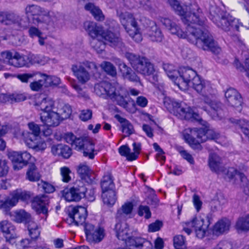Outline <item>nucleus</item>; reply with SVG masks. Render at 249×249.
Instances as JSON below:
<instances>
[{
  "instance_id": "61",
  "label": "nucleus",
  "mask_w": 249,
  "mask_h": 249,
  "mask_svg": "<svg viewBox=\"0 0 249 249\" xmlns=\"http://www.w3.org/2000/svg\"><path fill=\"white\" fill-rule=\"evenodd\" d=\"M163 223L160 220H156L155 222L152 223L148 226V231L156 232L159 231L162 227Z\"/></svg>"
},
{
  "instance_id": "58",
  "label": "nucleus",
  "mask_w": 249,
  "mask_h": 249,
  "mask_svg": "<svg viewBox=\"0 0 249 249\" xmlns=\"http://www.w3.org/2000/svg\"><path fill=\"white\" fill-rule=\"evenodd\" d=\"M138 214L141 216L144 215V217L146 219L149 218L151 216L149 208L147 206H140L138 210Z\"/></svg>"
},
{
  "instance_id": "40",
  "label": "nucleus",
  "mask_w": 249,
  "mask_h": 249,
  "mask_svg": "<svg viewBox=\"0 0 249 249\" xmlns=\"http://www.w3.org/2000/svg\"><path fill=\"white\" fill-rule=\"evenodd\" d=\"M27 229L29 234L32 240H37L40 236V228L38 225L34 221H29L27 224Z\"/></svg>"
},
{
  "instance_id": "54",
  "label": "nucleus",
  "mask_w": 249,
  "mask_h": 249,
  "mask_svg": "<svg viewBox=\"0 0 249 249\" xmlns=\"http://www.w3.org/2000/svg\"><path fill=\"white\" fill-rule=\"evenodd\" d=\"M236 121L243 133L249 138V121L244 119Z\"/></svg>"
},
{
  "instance_id": "41",
  "label": "nucleus",
  "mask_w": 249,
  "mask_h": 249,
  "mask_svg": "<svg viewBox=\"0 0 249 249\" xmlns=\"http://www.w3.org/2000/svg\"><path fill=\"white\" fill-rule=\"evenodd\" d=\"M33 140H26V143L29 148H32L36 151H43L47 147L46 143L39 139H33Z\"/></svg>"
},
{
  "instance_id": "48",
  "label": "nucleus",
  "mask_w": 249,
  "mask_h": 249,
  "mask_svg": "<svg viewBox=\"0 0 249 249\" xmlns=\"http://www.w3.org/2000/svg\"><path fill=\"white\" fill-rule=\"evenodd\" d=\"M205 81L201 79L199 75H197L193 79L192 82L190 83L189 86L192 87L197 92L202 91L203 89V85L205 83Z\"/></svg>"
},
{
  "instance_id": "57",
  "label": "nucleus",
  "mask_w": 249,
  "mask_h": 249,
  "mask_svg": "<svg viewBox=\"0 0 249 249\" xmlns=\"http://www.w3.org/2000/svg\"><path fill=\"white\" fill-rule=\"evenodd\" d=\"M19 200L23 201L29 200L31 197V194L30 192L17 190L15 191Z\"/></svg>"
},
{
  "instance_id": "47",
  "label": "nucleus",
  "mask_w": 249,
  "mask_h": 249,
  "mask_svg": "<svg viewBox=\"0 0 249 249\" xmlns=\"http://www.w3.org/2000/svg\"><path fill=\"white\" fill-rule=\"evenodd\" d=\"M94 147L93 143L89 140L86 141L85 145L82 149L83 150V155L85 157H88L90 159H93L94 157Z\"/></svg>"
},
{
  "instance_id": "56",
  "label": "nucleus",
  "mask_w": 249,
  "mask_h": 249,
  "mask_svg": "<svg viewBox=\"0 0 249 249\" xmlns=\"http://www.w3.org/2000/svg\"><path fill=\"white\" fill-rule=\"evenodd\" d=\"M60 173L62 176V180L63 182H69L71 180V177L70 176L71 171L68 167H61L60 168Z\"/></svg>"
},
{
  "instance_id": "43",
  "label": "nucleus",
  "mask_w": 249,
  "mask_h": 249,
  "mask_svg": "<svg viewBox=\"0 0 249 249\" xmlns=\"http://www.w3.org/2000/svg\"><path fill=\"white\" fill-rule=\"evenodd\" d=\"M28 126L30 132L26 140H33V139L40 138V129L39 125L34 123H30L28 124Z\"/></svg>"
},
{
  "instance_id": "23",
  "label": "nucleus",
  "mask_w": 249,
  "mask_h": 249,
  "mask_svg": "<svg viewBox=\"0 0 249 249\" xmlns=\"http://www.w3.org/2000/svg\"><path fill=\"white\" fill-rule=\"evenodd\" d=\"M228 174L231 178L240 180L244 186V192L246 195L249 196V180L245 175L233 168L229 170Z\"/></svg>"
},
{
  "instance_id": "37",
  "label": "nucleus",
  "mask_w": 249,
  "mask_h": 249,
  "mask_svg": "<svg viewBox=\"0 0 249 249\" xmlns=\"http://www.w3.org/2000/svg\"><path fill=\"white\" fill-rule=\"evenodd\" d=\"M147 34L149 39L153 42H160L164 38L161 30L156 26H152L150 29H148Z\"/></svg>"
},
{
  "instance_id": "6",
  "label": "nucleus",
  "mask_w": 249,
  "mask_h": 249,
  "mask_svg": "<svg viewBox=\"0 0 249 249\" xmlns=\"http://www.w3.org/2000/svg\"><path fill=\"white\" fill-rule=\"evenodd\" d=\"M169 67L168 65H164L163 69L171 79L174 80L175 83L179 88H187L190 83L193 80V79L197 75L196 72L190 68H180L178 71V76H176L174 74L176 71H172L170 70L167 71Z\"/></svg>"
},
{
  "instance_id": "3",
  "label": "nucleus",
  "mask_w": 249,
  "mask_h": 249,
  "mask_svg": "<svg viewBox=\"0 0 249 249\" xmlns=\"http://www.w3.org/2000/svg\"><path fill=\"white\" fill-rule=\"evenodd\" d=\"M125 56L136 71L144 76L152 75L150 79L152 83L158 81V76L155 73L154 65L148 59L131 53H126Z\"/></svg>"
},
{
  "instance_id": "7",
  "label": "nucleus",
  "mask_w": 249,
  "mask_h": 249,
  "mask_svg": "<svg viewBox=\"0 0 249 249\" xmlns=\"http://www.w3.org/2000/svg\"><path fill=\"white\" fill-rule=\"evenodd\" d=\"M117 15L121 24L129 36L137 42L141 41L142 38L140 34V29L133 15L130 13L122 12L119 10H117Z\"/></svg>"
},
{
  "instance_id": "64",
  "label": "nucleus",
  "mask_w": 249,
  "mask_h": 249,
  "mask_svg": "<svg viewBox=\"0 0 249 249\" xmlns=\"http://www.w3.org/2000/svg\"><path fill=\"white\" fill-rule=\"evenodd\" d=\"M43 84L44 81L42 80H39L31 82L30 84V87L32 90L37 91L42 88Z\"/></svg>"
},
{
  "instance_id": "9",
  "label": "nucleus",
  "mask_w": 249,
  "mask_h": 249,
  "mask_svg": "<svg viewBox=\"0 0 249 249\" xmlns=\"http://www.w3.org/2000/svg\"><path fill=\"white\" fill-rule=\"evenodd\" d=\"M183 136L185 141L193 149L201 150L202 147L200 143L205 142L207 140L206 127L193 128L187 129L184 133Z\"/></svg>"
},
{
  "instance_id": "30",
  "label": "nucleus",
  "mask_w": 249,
  "mask_h": 249,
  "mask_svg": "<svg viewBox=\"0 0 249 249\" xmlns=\"http://www.w3.org/2000/svg\"><path fill=\"white\" fill-rule=\"evenodd\" d=\"M84 27L92 39L98 37L100 35L102 36L103 33L102 27L97 26L96 23L94 22H85L84 23Z\"/></svg>"
},
{
  "instance_id": "59",
  "label": "nucleus",
  "mask_w": 249,
  "mask_h": 249,
  "mask_svg": "<svg viewBox=\"0 0 249 249\" xmlns=\"http://www.w3.org/2000/svg\"><path fill=\"white\" fill-rule=\"evenodd\" d=\"M28 61H29L32 64H43V56L40 55L34 54H29L27 56Z\"/></svg>"
},
{
  "instance_id": "5",
  "label": "nucleus",
  "mask_w": 249,
  "mask_h": 249,
  "mask_svg": "<svg viewBox=\"0 0 249 249\" xmlns=\"http://www.w3.org/2000/svg\"><path fill=\"white\" fill-rule=\"evenodd\" d=\"M94 91L97 95L105 98H109L113 101H115L121 107L124 108L127 107L128 102L124 96L117 93L115 87L108 82L102 81L95 84Z\"/></svg>"
},
{
  "instance_id": "24",
  "label": "nucleus",
  "mask_w": 249,
  "mask_h": 249,
  "mask_svg": "<svg viewBox=\"0 0 249 249\" xmlns=\"http://www.w3.org/2000/svg\"><path fill=\"white\" fill-rule=\"evenodd\" d=\"M118 67L123 76L125 79H127L132 82H140V77L124 62L121 60H119Z\"/></svg>"
},
{
  "instance_id": "13",
  "label": "nucleus",
  "mask_w": 249,
  "mask_h": 249,
  "mask_svg": "<svg viewBox=\"0 0 249 249\" xmlns=\"http://www.w3.org/2000/svg\"><path fill=\"white\" fill-rule=\"evenodd\" d=\"M9 64L17 68L26 66L28 64L27 56L20 54L17 52H4L1 53Z\"/></svg>"
},
{
  "instance_id": "29",
  "label": "nucleus",
  "mask_w": 249,
  "mask_h": 249,
  "mask_svg": "<svg viewBox=\"0 0 249 249\" xmlns=\"http://www.w3.org/2000/svg\"><path fill=\"white\" fill-rule=\"evenodd\" d=\"M20 17L14 13L0 12V22L5 25L18 23Z\"/></svg>"
},
{
  "instance_id": "49",
  "label": "nucleus",
  "mask_w": 249,
  "mask_h": 249,
  "mask_svg": "<svg viewBox=\"0 0 249 249\" xmlns=\"http://www.w3.org/2000/svg\"><path fill=\"white\" fill-rule=\"evenodd\" d=\"M100 67L108 75L115 76L117 74L116 68L110 62L104 61L101 64Z\"/></svg>"
},
{
  "instance_id": "21",
  "label": "nucleus",
  "mask_w": 249,
  "mask_h": 249,
  "mask_svg": "<svg viewBox=\"0 0 249 249\" xmlns=\"http://www.w3.org/2000/svg\"><path fill=\"white\" fill-rule=\"evenodd\" d=\"M40 120L45 125L49 127L57 126L62 121L59 114L52 110L44 114H41Z\"/></svg>"
},
{
  "instance_id": "63",
  "label": "nucleus",
  "mask_w": 249,
  "mask_h": 249,
  "mask_svg": "<svg viewBox=\"0 0 249 249\" xmlns=\"http://www.w3.org/2000/svg\"><path fill=\"white\" fill-rule=\"evenodd\" d=\"M88 141V140L87 139H84L80 138H77L76 137L73 144V146H75V148L77 150H82L85 145L86 141Z\"/></svg>"
},
{
  "instance_id": "51",
  "label": "nucleus",
  "mask_w": 249,
  "mask_h": 249,
  "mask_svg": "<svg viewBox=\"0 0 249 249\" xmlns=\"http://www.w3.org/2000/svg\"><path fill=\"white\" fill-rule=\"evenodd\" d=\"M58 113L61 121L68 118L71 113V106L68 105H64L60 109L58 110Z\"/></svg>"
},
{
  "instance_id": "32",
  "label": "nucleus",
  "mask_w": 249,
  "mask_h": 249,
  "mask_svg": "<svg viewBox=\"0 0 249 249\" xmlns=\"http://www.w3.org/2000/svg\"><path fill=\"white\" fill-rule=\"evenodd\" d=\"M209 166L213 172L218 173L221 171V159L215 153H211L209 158Z\"/></svg>"
},
{
  "instance_id": "45",
  "label": "nucleus",
  "mask_w": 249,
  "mask_h": 249,
  "mask_svg": "<svg viewBox=\"0 0 249 249\" xmlns=\"http://www.w3.org/2000/svg\"><path fill=\"white\" fill-rule=\"evenodd\" d=\"M119 154L126 158L129 161H132L137 159V154L132 153L130 148L127 145L120 146L118 149Z\"/></svg>"
},
{
  "instance_id": "44",
  "label": "nucleus",
  "mask_w": 249,
  "mask_h": 249,
  "mask_svg": "<svg viewBox=\"0 0 249 249\" xmlns=\"http://www.w3.org/2000/svg\"><path fill=\"white\" fill-rule=\"evenodd\" d=\"M17 223L25 222L29 224L31 220V214L23 210L16 212L14 215V219Z\"/></svg>"
},
{
  "instance_id": "4",
  "label": "nucleus",
  "mask_w": 249,
  "mask_h": 249,
  "mask_svg": "<svg viewBox=\"0 0 249 249\" xmlns=\"http://www.w3.org/2000/svg\"><path fill=\"white\" fill-rule=\"evenodd\" d=\"M212 222V213H201L199 215L193 217L191 221L186 222V226L184 227L183 231L189 235L192 232L191 228H194L196 236L201 239L208 233L209 227Z\"/></svg>"
},
{
  "instance_id": "16",
  "label": "nucleus",
  "mask_w": 249,
  "mask_h": 249,
  "mask_svg": "<svg viewBox=\"0 0 249 249\" xmlns=\"http://www.w3.org/2000/svg\"><path fill=\"white\" fill-rule=\"evenodd\" d=\"M225 96L229 106L240 111L242 109V98L240 94L234 89L230 88L225 92Z\"/></svg>"
},
{
  "instance_id": "35",
  "label": "nucleus",
  "mask_w": 249,
  "mask_h": 249,
  "mask_svg": "<svg viewBox=\"0 0 249 249\" xmlns=\"http://www.w3.org/2000/svg\"><path fill=\"white\" fill-rule=\"evenodd\" d=\"M35 106L37 109L44 111V114L53 109L54 102L48 98H44L40 102H36Z\"/></svg>"
},
{
  "instance_id": "31",
  "label": "nucleus",
  "mask_w": 249,
  "mask_h": 249,
  "mask_svg": "<svg viewBox=\"0 0 249 249\" xmlns=\"http://www.w3.org/2000/svg\"><path fill=\"white\" fill-rule=\"evenodd\" d=\"M25 13L28 16H47L49 12L44 8L37 5H28L25 8Z\"/></svg>"
},
{
  "instance_id": "55",
  "label": "nucleus",
  "mask_w": 249,
  "mask_h": 249,
  "mask_svg": "<svg viewBox=\"0 0 249 249\" xmlns=\"http://www.w3.org/2000/svg\"><path fill=\"white\" fill-rule=\"evenodd\" d=\"M39 189L41 191H44L46 193H52L54 192V187L51 184L45 182L41 181L38 184Z\"/></svg>"
},
{
  "instance_id": "33",
  "label": "nucleus",
  "mask_w": 249,
  "mask_h": 249,
  "mask_svg": "<svg viewBox=\"0 0 249 249\" xmlns=\"http://www.w3.org/2000/svg\"><path fill=\"white\" fill-rule=\"evenodd\" d=\"M231 225L230 221L228 219H221L217 222L213 226V232L219 235L229 231Z\"/></svg>"
},
{
  "instance_id": "38",
  "label": "nucleus",
  "mask_w": 249,
  "mask_h": 249,
  "mask_svg": "<svg viewBox=\"0 0 249 249\" xmlns=\"http://www.w3.org/2000/svg\"><path fill=\"white\" fill-rule=\"evenodd\" d=\"M85 9L86 11L90 12L96 20L102 21L104 19L105 17L102 11L93 3L89 2L86 4Z\"/></svg>"
},
{
  "instance_id": "28",
  "label": "nucleus",
  "mask_w": 249,
  "mask_h": 249,
  "mask_svg": "<svg viewBox=\"0 0 249 249\" xmlns=\"http://www.w3.org/2000/svg\"><path fill=\"white\" fill-rule=\"evenodd\" d=\"M52 152L54 155L61 156L64 158L68 159L72 154L71 148L67 145L59 144L52 147Z\"/></svg>"
},
{
  "instance_id": "52",
  "label": "nucleus",
  "mask_w": 249,
  "mask_h": 249,
  "mask_svg": "<svg viewBox=\"0 0 249 249\" xmlns=\"http://www.w3.org/2000/svg\"><path fill=\"white\" fill-rule=\"evenodd\" d=\"M174 245L176 249H185L186 245L185 238L181 235H178L174 238Z\"/></svg>"
},
{
  "instance_id": "11",
  "label": "nucleus",
  "mask_w": 249,
  "mask_h": 249,
  "mask_svg": "<svg viewBox=\"0 0 249 249\" xmlns=\"http://www.w3.org/2000/svg\"><path fill=\"white\" fill-rule=\"evenodd\" d=\"M87 216V210L85 207L78 206L73 207L69 210L67 222L69 224L76 226H85V220Z\"/></svg>"
},
{
  "instance_id": "17",
  "label": "nucleus",
  "mask_w": 249,
  "mask_h": 249,
  "mask_svg": "<svg viewBox=\"0 0 249 249\" xmlns=\"http://www.w3.org/2000/svg\"><path fill=\"white\" fill-rule=\"evenodd\" d=\"M153 245L150 241L141 237H131L126 242L124 249H152Z\"/></svg>"
},
{
  "instance_id": "8",
  "label": "nucleus",
  "mask_w": 249,
  "mask_h": 249,
  "mask_svg": "<svg viewBox=\"0 0 249 249\" xmlns=\"http://www.w3.org/2000/svg\"><path fill=\"white\" fill-rule=\"evenodd\" d=\"M86 68L92 73L96 72L98 70V67L94 62L87 60L73 65L71 67L74 75L81 84L86 83L90 78L89 72Z\"/></svg>"
},
{
  "instance_id": "10",
  "label": "nucleus",
  "mask_w": 249,
  "mask_h": 249,
  "mask_svg": "<svg viewBox=\"0 0 249 249\" xmlns=\"http://www.w3.org/2000/svg\"><path fill=\"white\" fill-rule=\"evenodd\" d=\"M84 231L87 240L90 243H99L105 236V231L104 228L100 227H95L90 223L85 224Z\"/></svg>"
},
{
  "instance_id": "53",
  "label": "nucleus",
  "mask_w": 249,
  "mask_h": 249,
  "mask_svg": "<svg viewBox=\"0 0 249 249\" xmlns=\"http://www.w3.org/2000/svg\"><path fill=\"white\" fill-rule=\"evenodd\" d=\"M90 44L97 53H101L105 49V43L98 39H92Z\"/></svg>"
},
{
  "instance_id": "34",
  "label": "nucleus",
  "mask_w": 249,
  "mask_h": 249,
  "mask_svg": "<svg viewBox=\"0 0 249 249\" xmlns=\"http://www.w3.org/2000/svg\"><path fill=\"white\" fill-rule=\"evenodd\" d=\"M102 198L104 204L108 207H111L117 200L116 193L114 190L102 191Z\"/></svg>"
},
{
  "instance_id": "20",
  "label": "nucleus",
  "mask_w": 249,
  "mask_h": 249,
  "mask_svg": "<svg viewBox=\"0 0 249 249\" xmlns=\"http://www.w3.org/2000/svg\"><path fill=\"white\" fill-rule=\"evenodd\" d=\"M173 108L171 112L180 119L189 120L192 115L190 113V107L187 106H183L182 103L172 102Z\"/></svg>"
},
{
  "instance_id": "62",
  "label": "nucleus",
  "mask_w": 249,
  "mask_h": 249,
  "mask_svg": "<svg viewBox=\"0 0 249 249\" xmlns=\"http://www.w3.org/2000/svg\"><path fill=\"white\" fill-rule=\"evenodd\" d=\"M12 94L13 104L24 101L27 99L26 95L24 93H14Z\"/></svg>"
},
{
  "instance_id": "25",
  "label": "nucleus",
  "mask_w": 249,
  "mask_h": 249,
  "mask_svg": "<svg viewBox=\"0 0 249 249\" xmlns=\"http://www.w3.org/2000/svg\"><path fill=\"white\" fill-rule=\"evenodd\" d=\"M77 172L81 179L88 183H91L95 179L94 173L86 164H80L78 167Z\"/></svg>"
},
{
  "instance_id": "46",
  "label": "nucleus",
  "mask_w": 249,
  "mask_h": 249,
  "mask_svg": "<svg viewBox=\"0 0 249 249\" xmlns=\"http://www.w3.org/2000/svg\"><path fill=\"white\" fill-rule=\"evenodd\" d=\"M40 176L37 170V168L34 164H32L26 173V178L31 181H38Z\"/></svg>"
},
{
  "instance_id": "60",
  "label": "nucleus",
  "mask_w": 249,
  "mask_h": 249,
  "mask_svg": "<svg viewBox=\"0 0 249 249\" xmlns=\"http://www.w3.org/2000/svg\"><path fill=\"white\" fill-rule=\"evenodd\" d=\"M37 73H28L18 74L17 77L23 83H27L30 79L33 78Z\"/></svg>"
},
{
  "instance_id": "15",
  "label": "nucleus",
  "mask_w": 249,
  "mask_h": 249,
  "mask_svg": "<svg viewBox=\"0 0 249 249\" xmlns=\"http://www.w3.org/2000/svg\"><path fill=\"white\" fill-rule=\"evenodd\" d=\"M86 188L83 185L71 187L69 190H64L63 197L67 201H78L85 196Z\"/></svg>"
},
{
  "instance_id": "42",
  "label": "nucleus",
  "mask_w": 249,
  "mask_h": 249,
  "mask_svg": "<svg viewBox=\"0 0 249 249\" xmlns=\"http://www.w3.org/2000/svg\"><path fill=\"white\" fill-rule=\"evenodd\" d=\"M101 186L102 191H108L110 190H113L114 184L110 173H107L104 176L101 182Z\"/></svg>"
},
{
  "instance_id": "36",
  "label": "nucleus",
  "mask_w": 249,
  "mask_h": 249,
  "mask_svg": "<svg viewBox=\"0 0 249 249\" xmlns=\"http://www.w3.org/2000/svg\"><path fill=\"white\" fill-rule=\"evenodd\" d=\"M115 118L121 123L122 131L125 134V136H128L134 133L133 126L128 121L119 115H116Z\"/></svg>"
},
{
  "instance_id": "12",
  "label": "nucleus",
  "mask_w": 249,
  "mask_h": 249,
  "mask_svg": "<svg viewBox=\"0 0 249 249\" xmlns=\"http://www.w3.org/2000/svg\"><path fill=\"white\" fill-rule=\"evenodd\" d=\"M8 157L13 163V169L15 170H19L27 164L31 155L26 151H13L8 152Z\"/></svg>"
},
{
  "instance_id": "14",
  "label": "nucleus",
  "mask_w": 249,
  "mask_h": 249,
  "mask_svg": "<svg viewBox=\"0 0 249 249\" xmlns=\"http://www.w3.org/2000/svg\"><path fill=\"white\" fill-rule=\"evenodd\" d=\"M49 203V197L44 194L36 196L31 201L32 207L36 213L43 214L46 217L48 215Z\"/></svg>"
},
{
  "instance_id": "39",
  "label": "nucleus",
  "mask_w": 249,
  "mask_h": 249,
  "mask_svg": "<svg viewBox=\"0 0 249 249\" xmlns=\"http://www.w3.org/2000/svg\"><path fill=\"white\" fill-rule=\"evenodd\" d=\"M235 227L238 231H249V213L239 217L236 222Z\"/></svg>"
},
{
  "instance_id": "1",
  "label": "nucleus",
  "mask_w": 249,
  "mask_h": 249,
  "mask_svg": "<svg viewBox=\"0 0 249 249\" xmlns=\"http://www.w3.org/2000/svg\"><path fill=\"white\" fill-rule=\"evenodd\" d=\"M168 1L176 13L181 17L182 22L187 25L186 31L184 32L168 18L160 17V21L171 33L179 37L186 38L199 49L219 54L221 48L209 32L206 24L207 20L198 6L194 4L183 8L177 0H168Z\"/></svg>"
},
{
  "instance_id": "50",
  "label": "nucleus",
  "mask_w": 249,
  "mask_h": 249,
  "mask_svg": "<svg viewBox=\"0 0 249 249\" xmlns=\"http://www.w3.org/2000/svg\"><path fill=\"white\" fill-rule=\"evenodd\" d=\"M203 87L202 91H200L199 92L201 93L203 96L205 97H208L215 94V89L212 87V85L209 82L206 81L204 84L203 85Z\"/></svg>"
},
{
  "instance_id": "2",
  "label": "nucleus",
  "mask_w": 249,
  "mask_h": 249,
  "mask_svg": "<svg viewBox=\"0 0 249 249\" xmlns=\"http://www.w3.org/2000/svg\"><path fill=\"white\" fill-rule=\"evenodd\" d=\"M210 18L219 28L226 32L231 30L239 31L241 23L229 13L222 11L216 6H211L210 8Z\"/></svg>"
},
{
  "instance_id": "22",
  "label": "nucleus",
  "mask_w": 249,
  "mask_h": 249,
  "mask_svg": "<svg viewBox=\"0 0 249 249\" xmlns=\"http://www.w3.org/2000/svg\"><path fill=\"white\" fill-rule=\"evenodd\" d=\"M0 229L6 240H10L16 238V228L9 221L4 220L0 222Z\"/></svg>"
},
{
  "instance_id": "19",
  "label": "nucleus",
  "mask_w": 249,
  "mask_h": 249,
  "mask_svg": "<svg viewBox=\"0 0 249 249\" xmlns=\"http://www.w3.org/2000/svg\"><path fill=\"white\" fill-rule=\"evenodd\" d=\"M102 36L105 40L107 42L109 45L116 49L120 50L121 51L126 50V47L119 35L111 32L107 31L102 33Z\"/></svg>"
},
{
  "instance_id": "27",
  "label": "nucleus",
  "mask_w": 249,
  "mask_h": 249,
  "mask_svg": "<svg viewBox=\"0 0 249 249\" xmlns=\"http://www.w3.org/2000/svg\"><path fill=\"white\" fill-rule=\"evenodd\" d=\"M204 103L207 104L211 107L213 118H218L220 119L224 117L223 111L222 109V104L220 102L215 100H211L206 98Z\"/></svg>"
},
{
  "instance_id": "18",
  "label": "nucleus",
  "mask_w": 249,
  "mask_h": 249,
  "mask_svg": "<svg viewBox=\"0 0 249 249\" xmlns=\"http://www.w3.org/2000/svg\"><path fill=\"white\" fill-rule=\"evenodd\" d=\"M115 230L116 236L119 240L124 241L125 242L130 238L134 237L132 235L131 230L129 229L128 224L124 221H116Z\"/></svg>"
},
{
  "instance_id": "26",
  "label": "nucleus",
  "mask_w": 249,
  "mask_h": 249,
  "mask_svg": "<svg viewBox=\"0 0 249 249\" xmlns=\"http://www.w3.org/2000/svg\"><path fill=\"white\" fill-rule=\"evenodd\" d=\"M133 209V205L131 202L124 203L118 210L116 215V221H124L130 217Z\"/></svg>"
}]
</instances>
